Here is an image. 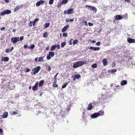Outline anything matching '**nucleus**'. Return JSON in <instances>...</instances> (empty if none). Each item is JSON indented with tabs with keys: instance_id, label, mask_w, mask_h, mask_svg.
<instances>
[{
	"instance_id": "9",
	"label": "nucleus",
	"mask_w": 135,
	"mask_h": 135,
	"mask_svg": "<svg viewBox=\"0 0 135 135\" xmlns=\"http://www.w3.org/2000/svg\"><path fill=\"white\" fill-rule=\"evenodd\" d=\"M89 49L94 51H98L100 49L99 47H95L93 46H90L89 47Z\"/></svg>"
},
{
	"instance_id": "25",
	"label": "nucleus",
	"mask_w": 135,
	"mask_h": 135,
	"mask_svg": "<svg viewBox=\"0 0 135 135\" xmlns=\"http://www.w3.org/2000/svg\"><path fill=\"white\" fill-rule=\"evenodd\" d=\"M35 47V45L34 44H31L30 46H29L28 47V48L29 49H33Z\"/></svg>"
},
{
	"instance_id": "64",
	"label": "nucleus",
	"mask_w": 135,
	"mask_h": 135,
	"mask_svg": "<svg viewBox=\"0 0 135 135\" xmlns=\"http://www.w3.org/2000/svg\"><path fill=\"white\" fill-rule=\"evenodd\" d=\"M35 61H38L37 58H35Z\"/></svg>"
},
{
	"instance_id": "23",
	"label": "nucleus",
	"mask_w": 135,
	"mask_h": 135,
	"mask_svg": "<svg viewBox=\"0 0 135 135\" xmlns=\"http://www.w3.org/2000/svg\"><path fill=\"white\" fill-rule=\"evenodd\" d=\"M68 2V0H63L61 3V4L60 6H61V4H66Z\"/></svg>"
},
{
	"instance_id": "27",
	"label": "nucleus",
	"mask_w": 135,
	"mask_h": 135,
	"mask_svg": "<svg viewBox=\"0 0 135 135\" xmlns=\"http://www.w3.org/2000/svg\"><path fill=\"white\" fill-rule=\"evenodd\" d=\"M56 81H54L53 84L52 85L54 87H57L58 86L57 84H56Z\"/></svg>"
},
{
	"instance_id": "51",
	"label": "nucleus",
	"mask_w": 135,
	"mask_h": 135,
	"mask_svg": "<svg viewBox=\"0 0 135 135\" xmlns=\"http://www.w3.org/2000/svg\"><path fill=\"white\" fill-rule=\"evenodd\" d=\"M101 43L100 42H97L96 44L97 46H100V45Z\"/></svg>"
},
{
	"instance_id": "33",
	"label": "nucleus",
	"mask_w": 135,
	"mask_h": 135,
	"mask_svg": "<svg viewBox=\"0 0 135 135\" xmlns=\"http://www.w3.org/2000/svg\"><path fill=\"white\" fill-rule=\"evenodd\" d=\"M66 44V42H64L61 44V47H63Z\"/></svg>"
},
{
	"instance_id": "26",
	"label": "nucleus",
	"mask_w": 135,
	"mask_h": 135,
	"mask_svg": "<svg viewBox=\"0 0 135 135\" xmlns=\"http://www.w3.org/2000/svg\"><path fill=\"white\" fill-rule=\"evenodd\" d=\"M4 11L5 12L6 14H8L11 13V11L9 10H6Z\"/></svg>"
},
{
	"instance_id": "32",
	"label": "nucleus",
	"mask_w": 135,
	"mask_h": 135,
	"mask_svg": "<svg viewBox=\"0 0 135 135\" xmlns=\"http://www.w3.org/2000/svg\"><path fill=\"white\" fill-rule=\"evenodd\" d=\"M43 36L45 38H47L48 37V34L47 32H46L44 33Z\"/></svg>"
},
{
	"instance_id": "5",
	"label": "nucleus",
	"mask_w": 135,
	"mask_h": 135,
	"mask_svg": "<svg viewBox=\"0 0 135 135\" xmlns=\"http://www.w3.org/2000/svg\"><path fill=\"white\" fill-rule=\"evenodd\" d=\"M19 38V37H12L11 38V41L13 44H15L20 40Z\"/></svg>"
},
{
	"instance_id": "37",
	"label": "nucleus",
	"mask_w": 135,
	"mask_h": 135,
	"mask_svg": "<svg viewBox=\"0 0 135 135\" xmlns=\"http://www.w3.org/2000/svg\"><path fill=\"white\" fill-rule=\"evenodd\" d=\"M82 21H83V23H84L85 25L86 26H88L87 22L85 20H83Z\"/></svg>"
},
{
	"instance_id": "29",
	"label": "nucleus",
	"mask_w": 135,
	"mask_h": 135,
	"mask_svg": "<svg viewBox=\"0 0 135 135\" xmlns=\"http://www.w3.org/2000/svg\"><path fill=\"white\" fill-rule=\"evenodd\" d=\"M68 83H66L63 84V85L62 86V88H65L68 85Z\"/></svg>"
},
{
	"instance_id": "21",
	"label": "nucleus",
	"mask_w": 135,
	"mask_h": 135,
	"mask_svg": "<svg viewBox=\"0 0 135 135\" xmlns=\"http://www.w3.org/2000/svg\"><path fill=\"white\" fill-rule=\"evenodd\" d=\"M127 83V81L126 80H122L120 84L122 85H124L126 84Z\"/></svg>"
},
{
	"instance_id": "12",
	"label": "nucleus",
	"mask_w": 135,
	"mask_h": 135,
	"mask_svg": "<svg viewBox=\"0 0 135 135\" xmlns=\"http://www.w3.org/2000/svg\"><path fill=\"white\" fill-rule=\"evenodd\" d=\"M81 76L80 75H75L73 78V81L75 80L76 79H78L80 78Z\"/></svg>"
},
{
	"instance_id": "30",
	"label": "nucleus",
	"mask_w": 135,
	"mask_h": 135,
	"mask_svg": "<svg viewBox=\"0 0 135 135\" xmlns=\"http://www.w3.org/2000/svg\"><path fill=\"white\" fill-rule=\"evenodd\" d=\"M38 61L39 62H43L44 61L43 57H39L38 58Z\"/></svg>"
},
{
	"instance_id": "58",
	"label": "nucleus",
	"mask_w": 135,
	"mask_h": 135,
	"mask_svg": "<svg viewBox=\"0 0 135 135\" xmlns=\"http://www.w3.org/2000/svg\"><path fill=\"white\" fill-rule=\"evenodd\" d=\"M125 1L127 2L128 3L130 2V0H124Z\"/></svg>"
},
{
	"instance_id": "4",
	"label": "nucleus",
	"mask_w": 135,
	"mask_h": 135,
	"mask_svg": "<svg viewBox=\"0 0 135 135\" xmlns=\"http://www.w3.org/2000/svg\"><path fill=\"white\" fill-rule=\"evenodd\" d=\"M49 55H48L46 57L47 60L50 59H51V57H53L55 55V53L53 52H49Z\"/></svg>"
},
{
	"instance_id": "42",
	"label": "nucleus",
	"mask_w": 135,
	"mask_h": 135,
	"mask_svg": "<svg viewBox=\"0 0 135 135\" xmlns=\"http://www.w3.org/2000/svg\"><path fill=\"white\" fill-rule=\"evenodd\" d=\"M59 74V73H57L54 76V81H56V77H57V75H58V74Z\"/></svg>"
},
{
	"instance_id": "16",
	"label": "nucleus",
	"mask_w": 135,
	"mask_h": 135,
	"mask_svg": "<svg viewBox=\"0 0 135 135\" xmlns=\"http://www.w3.org/2000/svg\"><path fill=\"white\" fill-rule=\"evenodd\" d=\"M93 108V105H92L91 103H90L88 105L87 109V110H91Z\"/></svg>"
},
{
	"instance_id": "17",
	"label": "nucleus",
	"mask_w": 135,
	"mask_h": 135,
	"mask_svg": "<svg viewBox=\"0 0 135 135\" xmlns=\"http://www.w3.org/2000/svg\"><path fill=\"white\" fill-rule=\"evenodd\" d=\"M99 116H103L104 114V112L102 110H100L97 113Z\"/></svg>"
},
{
	"instance_id": "35",
	"label": "nucleus",
	"mask_w": 135,
	"mask_h": 135,
	"mask_svg": "<svg viewBox=\"0 0 135 135\" xmlns=\"http://www.w3.org/2000/svg\"><path fill=\"white\" fill-rule=\"evenodd\" d=\"M117 71V70L116 69H112L111 70V72L112 73H114L116 72Z\"/></svg>"
},
{
	"instance_id": "49",
	"label": "nucleus",
	"mask_w": 135,
	"mask_h": 135,
	"mask_svg": "<svg viewBox=\"0 0 135 135\" xmlns=\"http://www.w3.org/2000/svg\"><path fill=\"white\" fill-rule=\"evenodd\" d=\"M88 25L89 26H92L93 25V23L90 22H88Z\"/></svg>"
},
{
	"instance_id": "7",
	"label": "nucleus",
	"mask_w": 135,
	"mask_h": 135,
	"mask_svg": "<svg viewBox=\"0 0 135 135\" xmlns=\"http://www.w3.org/2000/svg\"><path fill=\"white\" fill-rule=\"evenodd\" d=\"M69 27V25H67L65 26L61 30L62 32H64L66 31Z\"/></svg>"
},
{
	"instance_id": "2",
	"label": "nucleus",
	"mask_w": 135,
	"mask_h": 135,
	"mask_svg": "<svg viewBox=\"0 0 135 135\" xmlns=\"http://www.w3.org/2000/svg\"><path fill=\"white\" fill-rule=\"evenodd\" d=\"M41 67L39 66H37L36 68H34L32 69V71H34L33 73H32V75H35L36 73H38L39 70L41 69Z\"/></svg>"
},
{
	"instance_id": "61",
	"label": "nucleus",
	"mask_w": 135,
	"mask_h": 135,
	"mask_svg": "<svg viewBox=\"0 0 135 135\" xmlns=\"http://www.w3.org/2000/svg\"><path fill=\"white\" fill-rule=\"evenodd\" d=\"M74 21V20L73 19H70V21L73 22Z\"/></svg>"
},
{
	"instance_id": "55",
	"label": "nucleus",
	"mask_w": 135,
	"mask_h": 135,
	"mask_svg": "<svg viewBox=\"0 0 135 135\" xmlns=\"http://www.w3.org/2000/svg\"><path fill=\"white\" fill-rule=\"evenodd\" d=\"M28 45H25L24 46V48L26 49L28 47Z\"/></svg>"
},
{
	"instance_id": "1",
	"label": "nucleus",
	"mask_w": 135,
	"mask_h": 135,
	"mask_svg": "<svg viewBox=\"0 0 135 135\" xmlns=\"http://www.w3.org/2000/svg\"><path fill=\"white\" fill-rule=\"evenodd\" d=\"M86 62H84V61H78L74 63L73 67L74 68H77L82 65L86 64Z\"/></svg>"
},
{
	"instance_id": "18",
	"label": "nucleus",
	"mask_w": 135,
	"mask_h": 135,
	"mask_svg": "<svg viewBox=\"0 0 135 135\" xmlns=\"http://www.w3.org/2000/svg\"><path fill=\"white\" fill-rule=\"evenodd\" d=\"M56 48V45H52L50 48V50L51 51H52L54 50Z\"/></svg>"
},
{
	"instance_id": "59",
	"label": "nucleus",
	"mask_w": 135,
	"mask_h": 135,
	"mask_svg": "<svg viewBox=\"0 0 135 135\" xmlns=\"http://www.w3.org/2000/svg\"><path fill=\"white\" fill-rule=\"evenodd\" d=\"M5 1L7 3H8L9 2V0H5Z\"/></svg>"
},
{
	"instance_id": "38",
	"label": "nucleus",
	"mask_w": 135,
	"mask_h": 135,
	"mask_svg": "<svg viewBox=\"0 0 135 135\" xmlns=\"http://www.w3.org/2000/svg\"><path fill=\"white\" fill-rule=\"evenodd\" d=\"M5 15L6 14L4 11H3L0 13V15L1 16H3Z\"/></svg>"
},
{
	"instance_id": "6",
	"label": "nucleus",
	"mask_w": 135,
	"mask_h": 135,
	"mask_svg": "<svg viewBox=\"0 0 135 135\" xmlns=\"http://www.w3.org/2000/svg\"><path fill=\"white\" fill-rule=\"evenodd\" d=\"M127 41L130 43H135V39H134L129 38L127 39Z\"/></svg>"
},
{
	"instance_id": "56",
	"label": "nucleus",
	"mask_w": 135,
	"mask_h": 135,
	"mask_svg": "<svg viewBox=\"0 0 135 135\" xmlns=\"http://www.w3.org/2000/svg\"><path fill=\"white\" fill-rule=\"evenodd\" d=\"M70 22V19H66V22Z\"/></svg>"
},
{
	"instance_id": "36",
	"label": "nucleus",
	"mask_w": 135,
	"mask_h": 135,
	"mask_svg": "<svg viewBox=\"0 0 135 135\" xmlns=\"http://www.w3.org/2000/svg\"><path fill=\"white\" fill-rule=\"evenodd\" d=\"M50 24L49 23H46L45 24V27L46 28H47L50 25Z\"/></svg>"
},
{
	"instance_id": "60",
	"label": "nucleus",
	"mask_w": 135,
	"mask_h": 135,
	"mask_svg": "<svg viewBox=\"0 0 135 135\" xmlns=\"http://www.w3.org/2000/svg\"><path fill=\"white\" fill-rule=\"evenodd\" d=\"M49 46H47L46 48V49L47 50H49Z\"/></svg>"
},
{
	"instance_id": "48",
	"label": "nucleus",
	"mask_w": 135,
	"mask_h": 135,
	"mask_svg": "<svg viewBox=\"0 0 135 135\" xmlns=\"http://www.w3.org/2000/svg\"><path fill=\"white\" fill-rule=\"evenodd\" d=\"M11 51L9 49H7L6 51V53H8L10 51Z\"/></svg>"
},
{
	"instance_id": "54",
	"label": "nucleus",
	"mask_w": 135,
	"mask_h": 135,
	"mask_svg": "<svg viewBox=\"0 0 135 135\" xmlns=\"http://www.w3.org/2000/svg\"><path fill=\"white\" fill-rule=\"evenodd\" d=\"M56 48H57V49H59L60 48V46L59 45H56Z\"/></svg>"
},
{
	"instance_id": "52",
	"label": "nucleus",
	"mask_w": 135,
	"mask_h": 135,
	"mask_svg": "<svg viewBox=\"0 0 135 135\" xmlns=\"http://www.w3.org/2000/svg\"><path fill=\"white\" fill-rule=\"evenodd\" d=\"M24 38V37L22 36L20 37V39H19V40L20 41H21Z\"/></svg>"
},
{
	"instance_id": "22",
	"label": "nucleus",
	"mask_w": 135,
	"mask_h": 135,
	"mask_svg": "<svg viewBox=\"0 0 135 135\" xmlns=\"http://www.w3.org/2000/svg\"><path fill=\"white\" fill-rule=\"evenodd\" d=\"M44 83V81L42 80L40 81L39 82V87L42 86Z\"/></svg>"
},
{
	"instance_id": "34",
	"label": "nucleus",
	"mask_w": 135,
	"mask_h": 135,
	"mask_svg": "<svg viewBox=\"0 0 135 135\" xmlns=\"http://www.w3.org/2000/svg\"><path fill=\"white\" fill-rule=\"evenodd\" d=\"M78 42V40H75L73 41V44L74 45L76 44Z\"/></svg>"
},
{
	"instance_id": "46",
	"label": "nucleus",
	"mask_w": 135,
	"mask_h": 135,
	"mask_svg": "<svg viewBox=\"0 0 135 135\" xmlns=\"http://www.w3.org/2000/svg\"><path fill=\"white\" fill-rule=\"evenodd\" d=\"M26 71L27 72H29L30 71V70L29 69L27 68H26Z\"/></svg>"
},
{
	"instance_id": "19",
	"label": "nucleus",
	"mask_w": 135,
	"mask_h": 135,
	"mask_svg": "<svg viewBox=\"0 0 135 135\" xmlns=\"http://www.w3.org/2000/svg\"><path fill=\"white\" fill-rule=\"evenodd\" d=\"M102 62L103 64L104 65V66H106L107 64V60L105 59H104L103 60Z\"/></svg>"
},
{
	"instance_id": "43",
	"label": "nucleus",
	"mask_w": 135,
	"mask_h": 135,
	"mask_svg": "<svg viewBox=\"0 0 135 135\" xmlns=\"http://www.w3.org/2000/svg\"><path fill=\"white\" fill-rule=\"evenodd\" d=\"M93 8V11H94V12L96 13L97 12V9H96V8L94 7H92Z\"/></svg>"
},
{
	"instance_id": "45",
	"label": "nucleus",
	"mask_w": 135,
	"mask_h": 135,
	"mask_svg": "<svg viewBox=\"0 0 135 135\" xmlns=\"http://www.w3.org/2000/svg\"><path fill=\"white\" fill-rule=\"evenodd\" d=\"M73 39L72 38H71L70 40L69 41V44L70 45H71L72 44V41L73 40Z\"/></svg>"
},
{
	"instance_id": "39",
	"label": "nucleus",
	"mask_w": 135,
	"mask_h": 135,
	"mask_svg": "<svg viewBox=\"0 0 135 135\" xmlns=\"http://www.w3.org/2000/svg\"><path fill=\"white\" fill-rule=\"evenodd\" d=\"M85 7H89L91 8L90 9V10H93V8H92L93 7H93V6H91L88 5H86L85 6Z\"/></svg>"
},
{
	"instance_id": "10",
	"label": "nucleus",
	"mask_w": 135,
	"mask_h": 135,
	"mask_svg": "<svg viewBox=\"0 0 135 135\" xmlns=\"http://www.w3.org/2000/svg\"><path fill=\"white\" fill-rule=\"evenodd\" d=\"M115 18L116 20H120L123 19V17L122 16L119 15H117L115 17Z\"/></svg>"
},
{
	"instance_id": "8",
	"label": "nucleus",
	"mask_w": 135,
	"mask_h": 135,
	"mask_svg": "<svg viewBox=\"0 0 135 135\" xmlns=\"http://www.w3.org/2000/svg\"><path fill=\"white\" fill-rule=\"evenodd\" d=\"M38 81L35 83L34 86L32 87V89L33 91H35L38 89Z\"/></svg>"
},
{
	"instance_id": "24",
	"label": "nucleus",
	"mask_w": 135,
	"mask_h": 135,
	"mask_svg": "<svg viewBox=\"0 0 135 135\" xmlns=\"http://www.w3.org/2000/svg\"><path fill=\"white\" fill-rule=\"evenodd\" d=\"M39 20V19L38 18H35L34 20L32 21L33 23V26H34L35 23L37 21H38Z\"/></svg>"
},
{
	"instance_id": "20",
	"label": "nucleus",
	"mask_w": 135,
	"mask_h": 135,
	"mask_svg": "<svg viewBox=\"0 0 135 135\" xmlns=\"http://www.w3.org/2000/svg\"><path fill=\"white\" fill-rule=\"evenodd\" d=\"M46 70L47 71H51V67L49 65H46Z\"/></svg>"
},
{
	"instance_id": "47",
	"label": "nucleus",
	"mask_w": 135,
	"mask_h": 135,
	"mask_svg": "<svg viewBox=\"0 0 135 135\" xmlns=\"http://www.w3.org/2000/svg\"><path fill=\"white\" fill-rule=\"evenodd\" d=\"M0 133L2 134V135L3 134V131L2 129L1 128H0Z\"/></svg>"
},
{
	"instance_id": "3",
	"label": "nucleus",
	"mask_w": 135,
	"mask_h": 135,
	"mask_svg": "<svg viewBox=\"0 0 135 135\" xmlns=\"http://www.w3.org/2000/svg\"><path fill=\"white\" fill-rule=\"evenodd\" d=\"M74 12V9L73 8H70L67 10H65L64 12V14H72Z\"/></svg>"
},
{
	"instance_id": "62",
	"label": "nucleus",
	"mask_w": 135,
	"mask_h": 135,
	"mask_svg": "<svg viewBox=\"0 0 135 135\" xmlns=\"http://www.w3.org/2000/svg\"><path fill=\"white\" fill-rule=\"evenodd\" d=\"M13 49V47H12L11 48V49H10V50L11 51H12Z\"/></svg>"
},
{
	"instance_id": "31",
	"label": "nucleus",
	"mask_w": 135,
	"mask_h": 135,
	"mask_svg": "<svg viewBox=\"0 0 135 135\" xmlns=\"http://www.w3.org/2000/svg\"><path fill=\"white\" fill-rule=\"evenodd\" d=\"M20 8V7L19 6H17L15 9L14 12H16L19 10Z\"/></svg>"
},
{
	"instance_id": "40",
	"label": "nucleus",
	"mask_w": 135,
	"mask_h": 135,
	"mask_svg": "<svg viewBox=\"0 0 135 135\" xmlns=\"http://www.w3.org/2000/svg\"><path fill=\"white\" fill-rule=\"evenodd\" d=\"M32 25H33V23L32 21H30V23L29 24V26L31 27L32 26Z\"/></svg>"
},
{
	"instance_id": "53",
	"label": "nucleus",
	"mask_w": 135,
	"mask_h": 135,
	"mask_svg": "<svg viewBox=\"0 0 135 135\" xmlns=\"http://www.w3.org/2000/svg\"><path fill=\"white\" fill-rule=\"evenodd\" d=\"M5 29V27H3L2 28H0L1 30L2 31H3Z\"/></svg>"
},
{
	"instance_id": "28",
	"label": "nucleus",
	"mask_w": 135,
	"mask_h": 135,
	"mask_svg": "<svg viewBox=\"0 0 135 135\" xmlns=\"http://www.w3.org/2000/svg\"><path fill=\"white\" fill-rule=\"evenodd\" d=\"M91 66L93 68H97V64L96 63L94 64L91 65Z\"/></svg>"
},
{
	"instance_id": "11",
	"label": "nucleus",
	"mask_w": 135,
	"mask_h": 135,
	"mask_svg": "<svg viewBox=\"0 0 135 135\" xmlns=\"http://www.w3.org/2000/svg\"><path fill=\"white\" fill-rule=\"evenodd\" d=\"M44 3V1L41 0L37 2L36 4V5L37 6H39L41 4Z\"/></svg>"
},
{
	"instance_id": "15",
	"label": "nucleus",
	"mask_w": 135,
	"mask_h": 135,
	"mask_svg": "<svg viewBox=\"0 0 135 135\" xmlns=\"http://www.w3.org/2000/svg\"><path fill=\"white\" fill-rule=\"evenodd\" d=\"M1 60L2 61H8L9 60V59L7 57H2Z\"/></svg>"
},
{
	"instance_id": "57",
	"label": "nucleus",
	"mask_w": 135,
	"mask_h": 135,
	"mask_svg": "<svg viewBox=\"0 0 135 135\" xmlns=\"http://www.w3.org/2000/svg\"><path fill=\"white\" fill-rule=\"evenodd\" d=\"M90 41L91 42L93 43H94L96 42V41L95 40H93L92 41H91V40H90Z\"/></svg>"
},
{
	"instance_id": "14",
	"label": "nucleus",
	"mask_w": 135,
	"mask_h": 135,
	"mask_svg": "<svg viewBox=\"0 0 135 135\" xmlns=\"http://www.w3.org/2000/svg\"><path fill=\"white\" fill-rule=\"evenodd\" d=\"M98 116L97 113H95L91 115V117L93 118H97Z\"/></svg>"
},
{
	"instance_id": "13",
	"label": "nucleus",
	"mask_w": 135,
	"mask_h": 135,
	"mask_svg": "<svg viewBox=\"0 0 135 135\" xmlns=\"http://www.w3.org/2000/svg\"><path fill=\"white\" fill-rule=\"evenodd\" d=\"M8 113L7 112H4L2 115V118H6L8 115Z\"/></svg>"
},
{
	"instance_id": "41",
	"label": "nucleus",
	"mask_w": 135,
	"mask_h": 135,
	"mask_svg": "<svg viewBox=\"0 0 135 135\" xmlns=\"http://www.w3.org/2000/svg\"><path fill=\"white\" fill-rule=\"evenodd\" d=\"M54 0H49V3L50 4H52L54 2Z\"/></svg>"
},
{
	"instance_id": "63",
	"label": "nucleus",
	"mask_w": 135,
	"mask_h": 135,
	"mask_svg": "<svg viewBox=\"0 0 135 135\" xmlns=\"http://www.w3.org/2000/svg\"><path fill=\"white\" fill-rule=\"evenodd\" d=\"M16 31V29H13V30L12 31L13 32H15Z\"/></svg>"
},
{
	"instance_id": "44",
	"label": "nucleus",
	"mask_w": 135,
	"mask_h": 135,
	"mask_svg": "<svg viewBox=\"0 0 135 135\" xmlns=\"http://www.w3.org/2000/svg\"><path fill=\"white\" fill-rule=\"evenodd\" d=\"M68 34L66 33H64L63 34V36L64 37H66L67 36Z\"/></svg>"
},
{
	"instance_id": "50",
	"label": "nucleus",
	"mask_w": 135,
	"mask_h": 135,
	"mask_svg": "<svg viewBox=\"0 0 135 135\" xmlns=\"http://www.w3.org/2000/svg\"><path fill=\"white\" fill-rule=\"evenodd\" d=\"M18 113L15 111H13L12 113V114L13 115H16V114H17Z\"/></svg>"
}]
</instances>
